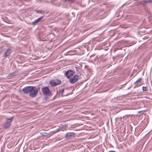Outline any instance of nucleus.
<instances>
[{"instance_id": "obj_1", "label": "nucleus", "mask_w": 152, "mask_h": 152, "mask_svg": "<svg viewBox=\"0 0 152 152\" xmlns=\"http://www.w3.org/2000/svg\"><path fill=\"white\" fill-rule=\"evenodd\" d=\"M32 88L30 92L29 96L31 97H34L36 96L38 93V90L35 87L32 86Z\"/></svg>"}, {"instance_id": "obj_2", "label": "nucleus", "mask_w": 152, "mask_h": 152, "mask_svg": "<svg viewBox=\"0 0 152 152\" xmlns=\"http://www.w3.org/2000/svg\"><path fill=\"white\" fill-rule=\"evenodd\" d=\"M13 118L14 117H12L11 118L7 119L4 124L3 127L5 129L8 128L10 126L11 122Z\"/></svg>"}, {"instance_id": "obj_3", "label": "nucleus", "mask_w": 152, "mask_h": 152, "mask_svg": "<svg viewBox=\"0 0 152 152\" xmlns=\"http://www.w3.org/2000/svg\"><path fill=\"white\" fill-rule=\"evenodd\" d=\"M61 81L59 79L52 80L50 82V85L52 86H56L61 84Z\"/></svg>"}, {"instance_id": "obj_4", "label": "nucleus", "mask_w": 152, "mask_h": 152, "mask_svg": "<svg viewBox=\"0 0 152 152\" xmlns=\"http://www.w3.org/2000/svg\"><path fill=\"white\" fill-rule=\"evenodd\" d=\"M42 91L43 94L46 95H49L51 94V92L47 87H45L42 88Z\"/></svg>"}, {"instance_id": "obj_5", "label": "nucleus", "mask_w": 152, "mask_h": 152, "mask_svg": "<svg viewBox=\"0 0 152 152\" xmlns=\"http://www.w3.org/2000/svg\"><path fill=\"white\" fill-rule=\"evenodd\" d=\"M79 76L77 75H75L73 77H72L70 80V82L72 83H74L77 80H78Z\"/></svg>"}, {"instance_id": "obj_6", "label": "nucleus", "mask_w": 152, "mask_h": 152, "mask_svg": "<svg viewBox=\"0 0 152 152\" xmlns=\"http://www.w3.org/2000/svg\"><path fill=\"white\" fill-rule=\"evenodd\" d=\"M32 86H28L24 88L23 89L22 91L25 94L30 93V92L32 88H31Z\"/></svg>"}, {"instance_id": "obj_7", "label": "nucleus", "mask_w": 152, "mask_h": 152, "mask_svg": "<svg viewBox=\"0 0 152 152\" xmlns=\"http://www.w3.org/2000/svg\"><path fill=\"white\" fill-rule=\"evenodd\" d=\"M75 72L71 70L67 71L65 73V75L67 78H69Z\"/></svg>"}, {"instance_id": "obj_8", "label": "nucleus", "mask_w": 152, "mask_h": 152, "mask_svg": "<svg viewBox=\"0 0 152 152\" xmlns=\"http://www.w3.org/2000/svg\"><path fill=\"white\" fill-rule=\"evenodd\" d=\"M75 134V133L72 132L67 133L66 134L65 138L67 139H69L71 137L74 136Z\"/></svg>"}, {"instance_id": "obj_9", "label": "nucleus", "mask_w": 152, "mask_h": 152, "mask_svg": "<svg viewBox=\"0 0 152 152\" xmlns=\"http://www.w3.org/2000/svg\"><path fill=\"white\" fill-rule=\"evenodd\" d=\"M43 18V16H42L35 20L33 22L31 23V24L33 25L36 24L38 23Z\"/></svg>"}, {"instance_id": "obj_10", "label": "nucleus", "mask_w": 152, "mask_h": 152, "mask_svg": "<svg viewBox=\"0 0 152 152\" xmlns=\"http://www.w3.org/2000/svg\"><path fill=\"white\" fill-rule=\"evenodd\" d=\"M10 49H8L7 50H6L5 51V53L3 56L4 57H7L10 54L11 51Z\"/></svg>"}, {"instance_id": "obj_11", "label": "nucleus", "mask_w": 152, "mask_h": 152, "mask_svg": "<svg viewBox=\"0 0 152 152\" xmlns=\"http://www.w3.org/2000/svg\"><path fill=\"white\" fill-rule=\"evenodd\" d=\"M142 80L141 78H138L137 80L134 83V84H135V87H137L138 86H139L138 84V83L141 82Z\"/></svg>"}, {"instance_id": "obj_12", "label": "nucleus", "mask_w": 152, "mask_h": 152, "mask_svg": "<svg viewBox=\"0 0 152 152\" xmlns=\"http://www.w3.org/2000/svg\"><path fill=\"white\" fill-rule=\"evenodd\" d=\"M60 130V129H56L54 131H51L50 133V134L52 135L58 132Z\"/></svg>"}, {"instance_id": "obj_13", "label": "nucleus", "mask_w": 152, "mask_h": 152, "mask_svg": "<svg viewBox=\"0 0 152 152\" xmlns=\"http://www.w3.org/2000/svg\"><path fill=\"white\" fill-rule=\"evenodd\" d=\"M16 73H12L10 74H9V75L7 76V77H12L13 76H15L16 75Z\"/></svg>"}, {"instance_id": "obj_14", "label": "nucleus", "mask_w": 152, "mask_h": 152, "mask_svg": "<svg viewBox=\"0 0 152 152\" xmlns=\"http://www.w3.org/2000/svg\"><path fill=\"white\" fill-rule=\"evenodd\" d=\"M143 1L147 3H151L152 2V0H143Z\"/></svg>"}, {"instance_id": "obj_15", "label": "nucleus", "mask_w": 152, "mask_h": 152, "mask_svg": "<svg viewBox=\"0 0 152 152\" xmlns=\"http://www.w3.org/2000/svg\"><path fill=\"white\" fill-rule=\"evenodd\" d=\"M146 88H147L146 87H144V86L142 87V91H146Z\"/></svg>"}, {"instance_id": "obj_16", "label": "nucleus", "mask_w": 152, "mask_h": 152, "mask_svg": "<svg viewBox=\"0 0 152 152\" xmlns=\"http://www.w3.org/2000/svg\"><path fill=\"white\" fill-rule=\"evenodd\" d=\"M64 91V89H62L61 91V96L63 97L64 96L63 94Z\"/></svg>"}, {"instance_id": "obj_17", "label": "nucleus", "mask_w": 152, "mask_h": 152, "mask_svg": "<svg viewBox=\"0 0 152 152\" xmlns=\"http://www.w3.org/2000/svg\"><path fill=\"white\" fill-rule=\"evenodd\" d=\"M37 12L39 13H42V12L40 10H37L36 11Z\"/></svg>"}, {"instance_id": "obj_18", "label": "nucleus", "mask_w": 152, "mask_h": 152, "mask_svg": "<svg viewBox=\"0 0 152 152\" xmlns=\"http://www.w3.org/2000/svg\"><path fill=\"white\" fill-rule=\"evenodd\" d=\"M108 152H115L114 151H109Z\"/></svg>"}, {"instance_id": "obj_19", "label": "nucleus", "mask_w": 152, "mask_h": 152, "mask_svg": "<svg viewBox=\"0 0 152 152\" xmlns=\"http://www.w3.org/2000/svg\"><path fill=\"white\" fill-rule=\"evenodd\" d=\"M74 0H67V1H74Z\"/></svg>"}, {"instance_id": "obj_20", "label": "nucleus", "mask_w": 152, "mask_h": 152, "mask_svg": "<svg viewBox=\"0 0 152 152\" xmlns=\"http://www.w3.org/2000/svg\"><path fill=\"white\" fill-rule=\"evenodd\" d=\"M138 113H140V111H139Z\"/></svg>"}]
</instances>
